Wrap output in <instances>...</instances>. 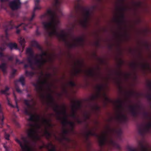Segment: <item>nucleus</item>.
I'll return each instance as SVG.
<instances>
[{"mask_svg": "<svg viewBox=\"0 0 151 151\" xmlns=\"http://www.w3.org/2000/svg\"><path fill=\"white\" fill-rule=\"evenodd\" d=\"M62 0H54L53 4V9H48L47 13L50 18L49 22H43L42 24L45 30L50 37L55 36L60 40L66 43L70 48L80 46L78 43L73 40L74 42L71 43L68 42L67 40V35L64 33L63 30L61 31L60 33L58 31V25L59 23L58 20L56 19L58 17V14H61L62 12L60 5L62 3Z\"/></svg>", "mask_w": 151, "mask_h": 151, "instance_id": "nucleus-1", "label": "nucleus"}, {"mask_svg": "<svg viewBox=\"0 0 151 151\" xmlns=\"http://www.w3.org/2000/svg\"><path fill=\"white\" fill-rule=\"evenodd\" d=\"M40 0H35V7H34V10L32 13V16L31 17L28 18L29 23L28 24H25L24 23H22L19 25L15 26L13 24V21L11 20L8 22L6 24L4 25L3 26V27L5 29V32L6 35V37L7 38L8 37V31L9 30L12 29L14 27L17 29L16 33L17 34H19L21 31V30L18 29L20 27H23V29L24 30H26L27 27L32 28L33 25H35V23L34 24H32L31 21L32 20L35 16V11L38 9H40L41 8L39 6V3Z\"/></svg>", "mask_w": 151, "mask_h": 151, "instance_id": "nucleus-2", "label": "nucleus"}, {"mask_svg": "<svg viewBox=\"0 0 151 151\" xmlns=\"http://www.w3.org/2000/svg\"><path fill=\"white\" fill-rule=\"evenodd\" d=\"M46 98L48 100L49 102L51 105L54 111L56 113L57 119L58 120L62 119V124L64 126L68 124L69 121L68 120L65 106H60L56 104L53 98L50 93L47 94Z\"/></svg>", "mask_w": 151, "mask_h": 151, "instance_id": "nucleus-3", "label": "nucleus"}, {"mask_svg": "<svg viewBox=\"0 0 151 151\" xmlns=\"http://www.w3.org/2000/svg\"><path fill=\"white\" fill-rule=\"evenodd\" d=\"M75 13H73L71 15L72 17H78L80 20V24L83 27H87L90 15V12L89 10L78 4L75 9Z\"/></svg>", "mask_w": 151, "mask_h": 151, "instance_id": "nucleus-4", "label": "nucleus"}, {"mask_svg": "<svg viewBox=\"0 0 151 151\" xmlns=\"http://www.w3.org/2000/svg\"><path fill=\"white\" fill-rule=\"evenodd\" d=\"M87 132L90 136H95L99 138V144L100 147H103L106 144L107 142H108L111 146L116 148L119 150H121L120 146L115 140L113 139L112 136H111L109 139L108 140L106 134H104L102 136H99L95 132H93L91 130H89Z\"/></svg>", "mask_w": 151, "mask_h": 151, "instance_id": "nucleus-5", "label": "nucleus"}, {"mask_svg": "<svg viewBox=\"0 0 151 151\" xmlns=\"http://www.w3.org/2000/svg\"><path fill=\"white\" fill-rule=\"evenodd\" d=\"M33 86L35 87V90L39 93L40 94V97L42 99H45V96L42 93L43 91V86L44 85H47L48 86V89L50 91V87L49 86L48 82L46 79L43 80H41L40 78L37 81V83H33Z\"/></svg>", "mask_w": 151, "mask_h": 151, "instance_id": "nucleus-6", "label": "nucleus"}, {"mask_svg": "<svg viewBox=\"0 0 151 151\" xmlns=\"http://www.w3.org/2000/svg\"><path fill=\"white\" fill-rule=\"evenodd\" d=\"M29 125L31 128L27 130V136L34 142L36 143L37 141L40 139V137L38 135H36V131L34 128V125L32 124H29Z\"/></svg>", "mask_w": 151, "mask_h": 151, "instance_id": "nucleus-7", "label": "nucleus"}, {"mask_svg": "<svg viewBox=\"0 0 151 151\" xmlns=\"http://www.w3.org/2000/svg\"><path fill=\"white\" fill-rule=\"evenodd\" d=\"M26 53L27 54L29 55V57L27 58V60L29 64V66L32 69L34 70L35 68L33 66V65L35 61V58H37V56H34V52L31 48L29 47L27 49Z\"/></svg>", "mask_w": 151, "mask_h": 151, "instance_id": "nucleus-8", "label": "nucleus"}, {"mask_svg": "<svg viewBox=\"0 0 151 151\" xmlns=\"http://www.w3.org/2000/svg\"><path fill=\"white\" fill-rule=\"evenodd\" d=\"M138 132L142 136H144L147 133L150 132L151 129V122H149L145 126L143 124H140L138 126Z\"/></svg>", "mask_w": 151, "mask_h": 151, "instance_id": "nucleus-9", "label": "nucleus"}, {"mask_svg": "<svg viewBox=\"0 0 151 151\" xmlns=\"http://www.w3.org/2000/svg\"><path fill=\"white\" fill-rule=\"evenodd\" d=\"M118 9V11L120 12V19L116 18L114 19V21L120 26L123 22L124 15L123 12L125 10V9L124 7L121 6Z\"/></svg>", "mask_w": 151, "mask_h": 151, "instance_id": "nucleus-10", "label": "nucleus"}, {"mask_svg": "<svg viewBox=\"0 0 151 151\" xmlns=\"http://www.w3.org/2000/svg\"><path fill=\"white\" fill-rule=\"evenodd\" d=\"M131 115L134 117H136L139 114L138 109L141 108L140 105H130L129 106Z\"/></svg>", "mask_w": 151, "mask_h": 151, "instance_id": "nucleus-11", "label": "nucleus"}, {"mask_svg": "<svg viewBox=\"0 0 151 151\" xmlns=\"http://www.w3.org/2000/svg\"><path fill=\"white\" fill-rule=\"evenodd\" d=\"M24 112L26 114L30 116V117L28 119L29 121L36 122L40 119V117L39 115L32 114L27 108L25 109Z\"/></svg>", "mask_w": 151, "mask_h": 151, "instance_id": "nucleus-12", "label": "nucleus"}, {"mask_svg": "<svg viewBox=\"0 0 151 151\" xmlns=\"http://www.w3.org/2000/svg\"><path fill=\"white\" fill-rule=\"evenodd\" d=\"M9 6L12 10H14L18 9L21 6L20 0H14L9 3Z\"/></svg>", "mask_w": 151, "mask_h": 151, "instance_id": "nucleus-13", "label": "nucleus"}, {"mask_svg": "<svg viewBox=\"0 0 151 151\" xmlns=\"http://www.w3.org/2000/svg\"><path fill=\"white\" fill-rule=\"evenodd\" d=\"M108 131L112 134H116L117 135V138L121 140L122 139V131L120 129H118L116 128H111L109 126L108 127Z\"/></svg>", "mask_w": 151, "mask_h": 151, "instance_id": "nucleus-14", "label": "nucleus"}, {"mask_svg": "<svg viewBox=\"0 0 151 151\" xmlns=\"http://www.w3.org/2000/svg\"><path fill=\"white\" fill-rule=\"evenodd\" d=\"M47 62L48 60L43 58H40V59H38L37 58H35L34 64L40 67L44 65Z\"/></svg>", "mask_w": 151, "mask_h": 151, "instance_id": "nucleus-15", "label": "nucleus"}, {"mask_svg": "<svg viewBox=\"0 0 151 151\" xmlns=\"http://www.w3.org/2000/svg\"><path fill=\"white\" fill-rule=\"evenodd\" d=\"M116 119L124 123H126L128 121L127 116L122 113L118 114L116 117Z\"/></svg>", "mask_w": 151, "mask_h": 151, "instance_id": "nucleus-16", "label": "nucleus"}, {"mask_svg": "<svg viewBox=\"0 0 151 151\" xmlns=\"http://www.w3.org/2000/svg\"><path fill=\"white\" fill-rule=\"evenodd\" d=\"M16 141L20 145L21 148L24 150L31 151L30 148L27 145H23L22 142L17 138L15 139Z\"/></svg>", "mask_w": 151, "mask_h": 151, "instance_id": "nucleus-17", "label": "nucleus"}, {"mask_svg": "<svg viewBox=\"0 0 151 151\" xmlns=\"http://www.w3.org/2000/svg\"><path fill=\"white\" fill-rule=\"evenodd\" d=\"M73 104L72 106V108L75 109L76 111L81 107V103L79 101H73Z\"/></svg>", "mask_w": 151, "mask_h": 151, "instance_id": "nucleus-18", "label": "nucleus"}, {"mask_svg": "<svg viewBox=\"0 0 151 151\" xmlns=\"http://www.w3.org/2000/svg\"><path fill=\"white\" fill-rule=\"evenodd\" d=\"M72 39L74 41L77 42L79 46H83V45L85 40L83 37H79L76 38L72 37Z\"/></svg>", "mask_w": 151, "mask_h": 151, "instance_id": "nucleus-19", "label": "nucleus"}, {"mask_svg": "<svg viewBox=\"0 0 151 151\" xmlns=\"http://www.w3.org/2000/svg\"><path fill=\"white\" fill-rule=\"evenodd\" d=\"M116 102L118 104L117 106L119 110V114L122 113V110L123 109V101L121 100H119L116 101Z\"/></svg>", "mask_w": 151, "mask_h": 151, "instance_id": "nucleus-20", "label": "nucleus"}, {"mask_svg": "<svg viewBox=\"0 0 151 151\" xmlns=\"http://www.w3.org/2000/svg\"><path fill=\"white\" fill-rule=\"evenodd\" d=\"M42 121L43 123L47 126V127L46 129H47L48 127H52V124L50 123V122H51V120L50 119L43 118L42 119Z\"/></svg>", "mask_w": 151, "mask_h": 151, "instance_id": "nucleus-21", "label": "nucleus"}, {"mask_svg": "<svg viewBox=\"0 0 151 151\" xmlns=\"http://www.w3.org/2000/svg\"><path fill=\"white\" fill-rule=\"evenodd\" d=\"M31 44L32 46L36 47L40 50H42L41 47L36 41L35 40H32L31 42Z\"/></svg>", "mask_w": 151, "mask_h": 151, "instance_id": "nucleus-22", "label": "nucleus"}, {"mask_svg": "<svg viewBox=\"0 0 151 151\" xmlns=\"http://www.w3.org/2000/svg\"><path fill=\"white\" fill-rule=\"evenodd\" d=\"M123 63L124 62L123 60H120L118 65V67L119 68V71L116 72V75L117 76H120L122 75V72L120 69V68H121L122 64H123Z\"/></svg>", "mask_w": 151, "mask_h": 151, "instance_id": "nucleus-23", "label": "nucleus"}, {"mask_svg": "<svg viewBox=\"0 0 151 151\" xmlns=\"http://www.w3.org/2000/svg\"><path fill=\"white\" fill-rule=\"evenodd\" d=\"M6 64L5 63H2L0 65V68L4 74L6 73Z\"/></svg>", "mask_w": 151, "mask_h": 151, "instance_id": "nucleus-24", "label": "nucleus"}, {"mask_svg": "<svg viewBox=\"0 0 151 151\" xmlns=\"http://www.w3.org/2000/svg\"><path fill=\"white\" fill-rule=\"evenodd\" d=\"M104 87L102 85H98L96 86V89L97 90V93L96 94L101 96V92L102 89H103Z\"/></svg>", "mask_w": 151, "mask_h": 151, "instance_id": "nucleus-25", "label": "nucleus"}, {"mask_svg": "<svg viewBox=\"0 0 151 151\" xmlns=\"http://www.w3.org/2000/svg\"><path fill=\"white\" fill-rule=\"evenodd\" d=\"M47 147L49 149L51 147V149H49V151H56V149L55 146L54 145L51 143H49L47 145Z\"/></svg>", "mask_w": 151, "mask_h": 151, "instance_id": "nucleus-26", "label": "nucleus"}, {"mask_svg": "<svg viewBox=\"0 0 151 151\" xmlns=\"http://www.w3.org/2000/svg\"><path fill=\"white\" fill-rule=\"evenodd\" d=\"M44 134L47 139H49L52 136L51 133L47 129H46L44 132Z\"/></svg>", "mask_w": 151, "mask_h": 151, "instance_id": "nucleus-27", "label": "nucleus"}, {"mask_svg": "<svg viewBox=\"0 0 151 151\" xmlns=\"http://www.w3.org/2000/svg\"><path fill=\"white\" fill-rule=\"evenodd\" d=\"M18 41L20 45L24 48L25 43L24 39L22 37H20L18 39Z\"/></svg>", "mask_w": 151, "mask_h": 151, "instance_id": "nucleus-28", "label": "nucleus"}, {"mask_svg": "<svg viewBox=\"0 0 151 151\" xmlns=\"http://www.w3.org/2000/svg\"><path fill=\"white\" fill-rule=\"evenodd\" d=\"M82 70L81 69L75 68L74 72L73 73V75L75 76H77L78 75L82 72Z\"/></svg>", "mask_w": 151, "mask_h": 151, "instance_id": "nucleus-29", "label": "nucleus"}, {"mask_svg": "<svg viewBox=\"0 0 151 151\" xmlns=\"http://www.w3.org/2000/svg\"><path fill=\"white\" fill-rule=\"evenodd\" d=\"M25 78L24 77L22 76L20 77L19 79L18 80H17L16 81H15V83L17 82H20L22 86H24L25 85Z\"/></svg>", "mask_w": 151, "mask_h": 151, "instance_id": "nucleus-30", "label": "nucleus"}, {"mask_svg": "<svg viewBox=\"0 0 151 151\" xmlns=\"http://www.w3.org/2000/svg\"><path fill=\"white\" fill-rule=\"evenodd\" d=\"M139 144L141 151H148V148L146 146L144 145L141 142H140Z\"/></svg>", "mask_w": 151, "mask_h": 151, "instance_id": "nucleus-31", "label": "nucleus"}, {"mask_svg": "<svg viewBox=\"0 0 151 151\" xmlns=\"http://www.w3.org/2000/svg\"><path fill=\"white\" fill-rule=\"evenodd\" d=\"M8 46L11 49H12L13 48H14L15 49H17V44L15 43H10L8 44Z\"/></svg>", "mask_w": 151, "mask_h": 151, "instance_id": "nucleus-32", "label": "nucleus"}, {"mask_svg": "<svg viewBox=\"0 0 151 151\" xmlns=\"http://www.w3.org/2000/svg\"><path fill=\"white\" fill-rule=\"evenodd\" d=\"M100 97V96L96 94V95H92L89 99L91 101H94Z\"/></svg>", "mask_w": 151, "mask_h": 151, "instance_id": "nucleus-33", "label": "nucleus"}, {"mask_svg": "<svg viewBox=\"0 0 151 151\" xmlns=\"http://www.w3.org/2000/svg\"><path fill=\"white\" fill-rule=\"evenodd\" d=\"M87 74L88 76L92 77H94L95 76V73L93 70H90L87 72Z\"/></svg>", "mask_w": 151, "mask_h": 151, "instance_id": "nucleus-34", "label": "nucleus"}, {"mask_svg": "<svg viewBox=\"0 0 151 151\" xmlns=\"http://www.w3.org/2000/svg\"><path fill=\"white\" fill-rule=\"evenodd\" d=\"M72 113L70 115V116L74 119H76L77 118L76 115V113L77 111L74 109L72 108Z\"/></svg>", "mask_w": 151, "mask_h": 151, "instance_id": "nucleus-35", "label": "nucleus"}, {"mask_svg": "<svg viewBox=\"0 0 151 151\" xmlns=\"http://www.w3.org/2000/svg\"><path fill=\"white\" fill-rule=\"evenodd\" d=\"M25 74L27 76L32 77L35 75V73L33 72L28 71L26 70L25 71Z\"/></svg>", "mask_w": 151, "mask_h": 151, "instance_id": "nucleus-36", "label": "nucleus"}, {"mask_svg": "<svg viewBox=\"0 0 151 151\" xmlns=\"http://www.w3.org/2000/svg\"><path fill=\"white\" fill-rule=\"evenodd\" d=\"M142 114L144 118L146 119H148L150 118V116H149V113L146 112L144 111L143 113Z\"/></svg>", "mask_w": 151, "mask_h": 151, "instance_id": "nucleus-37", "label": "nucleus"}, {"mask_svg": "<svg viewBox=\"0 0 151 151\" xmlns=\"http://www.w3.org/2000/svg\"><path fill=\"white\" fill-rule=\"evenodd\" d=\"M30 101L27 99H24V103L28 108H29L31 107V106L30 104Z\"/></svg>", "mask_w": 151, "mask_h": 151, "instance_id": "nucleus-38", "label": "nucleus"}, {"mask_svg": "<svg viewBox=\"0 0 151 151\" xmlns=\"http://www.w3.org/2000/svg\"><path fill=\"white\" fill-rule=\"evenodd\" d=\"M68 124L70 125V130L72 131H73L74 130V128L75 125L74 123L72 122H68Z\"/></svg>", "mask_w": 151, "mask_h": 151, "instance_id": "nucleus-39", "label": "nucleus"}, {"mask_svg": "<svg viewBox=\"0 0 151 151\" xmlns=\"http://www.w3.org/2000/svg\"><path fill=\"white\" fill-rule=\"evenodd\" d=\"M143 69L145 70L146 69H149L150 66L149 64H142L141 65Z\"/></svg>", "mask_w": 151, "mask_h": 151, "instance_id": "nucleus-40", "label": "nucleus"}, {"mask_svg": "<svg viewBox=\"0 0 151 151\" xmlns=\"http://www.w3.org/2000/svg\"><path fill=\"white\" fill-rule=\"evenodd\" d=\"M39 56L40 58H43V56H47V54L46 52H43L42 53L39 55L37 54L36 56Z\"/></svg>", "mask_w": 151, "mask_h": 151, "instance_id": "nucleus-41", "label": "nucleus"}, {"mask_svg": "<svg viewBox=\"0 0 151 151\" xmlns=\"http://www.w3.org/2000/svg\"><path fill=\"white\" fill-rule=\"evenodd\" d=\"M130 65L132 68L135 69L138 66V64L136 63H133L130 64Z\"/></svg>", "mask_w": 151, "mask_h": 151, "instance_id": "nucleus-42", "label": "nucleus"}, {"mask_svg": "<svg viewBox=\"0 0 151 151\" xmlns=\"http://www.w3.org/2000/svg\"><path fill=\"white\" fill-rule=\"evenodd\" d=\"M15 88L16 91L18 93H22V91L19 89V87L17 85L16 83L15 82Z\"/></svg>", "mask_w": 151, "mask_h": 151, "instance_id": "nucleus-43", "label": "nucleus"}, {"mask_svg": "<svg viewBox=\"0 0 151 151\" xmlns=\"http://www.w3.org/2000/svg\"><path fill=\"white\" fill-rule=\"evenodd\" d=\"M127 149L128 151H138L137 149L132 148L129 146H127Z\"/></svg>", "mask_w": 151, "mask_h": 151, "instance_id": "nucleus-44", "label": "nucleus"}, {"mask_svg": "<svg viewBox=\"0 0 151 151\" xmlns=\"http://www.w3.org/2000/svg\"><path fill=\"white\" fill-rule=\"evenodd\" d=\"M92 109L96 111H99L100 110V107L97 105H95L92 107Z\"/></svg>", "mask_w": 151, "mask_h": 151, "instance_id": "nucleus-45", "label": "nucleus"}, {"mask_svg": "<svg viewBox=\"0 0 151 151\" xmlns=\"http://www.w3.org/2000/svg\"><path fill=\"white\" fill-rule=\"evenodd\" d=\"M69 132V130L65 128L64 129L63 131V135H66Z\"/></svg>", "mask_w": 151, "mask_h": 151, "instance_id": "nucleus-46", "label": "nucleus"}, {"mask_svg": "<svg viewBox=\"0 0 151 151\" xmlns=\"http://www.w3.org/2000/svg\"><path fill=\"white\" fill-rule=\"evenodd\" d=\"M62 139L66 140L68 142H70L71 141L70 139L69 138L67 137L66 135H62Z\"/></svg>", "mask_w": 151, "mask_h": 151, "instance_id": "nucleus-47", "label": "nucleus"}, {"mask_svg": "<svg viewBox=\"0 0 151 151\" xmlns=\"http://www.w3.org/2000/svg\"><path fill=\"white\" fill-rule=\"evenodd\" d=\"M39 27L38 26H37L36 30L35 32V35L37 36H39L40 35L41 33L39 31Z\"/></svg>", "mask_w": 151, "mask_h": 151, "instance_id": "nucleus-48", "label": "nucleus"}, {"mask_svg": "<svg viewBox=\"0 0 151 151\" xmlns=\"http://www.w3.org/2000/svg\"><path fill=\"white\" fill-rule=\"evenodd\" d=\"M146 98L149 101H151V93H148L145 95Z\"/></svg>", "mask_w": 151, "mask_h": 151, "instance_id": "nucleus-49", "label": "nucleus"}, {"mask_svg": "<svg viewBox=\"0 0 151 151\" xmlns=\"http://www.w3.org/2000/svg\"><path fill=\"white\" fill-rule=\"evenodd\" d=\"M16 63L17 64H23L24 63V61H20L17 58L16 60Z\"/></svg>", "mask_w": 151, "mask_h": 151, "instance_id": "nucleus-50", "label": "nucleus"}, {"mask_svg": "<svg viewBox=\"0 0 151 151\" xmlns=\"http://www.w3.org/2000/svg\"><path fill=\"white\" fill-rule=\"evenodd\" d=\"M104 98L105 101L107 102H110L111 100L109 99L105 93H104Z\"/></svg>", "mask_w": 151, "mask_h": 151, "instance_id": "nucleus-51", "label": "nucleus"}, {"mask_svg": "<svg viewBox=\"0 0 151 151\" xmlns=\"http://www.w3.org/2000/svg\"><path fill=\"white\" fill-rule=\"evenodd\" d=\"M10 137V135L7 133L6 132H5L4 133V137L6 139L9 140V137Z\"/></svg>", "mask_w": 151, "mask_h": 151, "instance_id": "nucleus-52", "label": "nucleus"}, {"mask_svg": "<svg viewBox=\"0 0 151 151\" xmlns=\"http://www.w3.org/2000/svg\"><path fill=\"white\" fill-rule=\"evenodd\" d=\"M14 99L15 102V103L16 104V107L18 109V107L17 105V103H18V100L17 99V97L14 94ZM19 111V110L18 109V111Z\"/></svg>", "mask_w": 151, "mask_h": 151, "instance_id": "nucleus-53", "label": "nucleus"}, {"mask_svg": "<svg viewBox=\"0 0 151 151\" xmlns=\"http://www.w3.org/2000/svg\"><path fill=\"white\" fill-rule=\"evenodd\" d=\"M69 85L72 87H74L76 86V84L73 81H70L69 82Z\"/></svg>", "mask_w": 151, "mask_h": 151, "instance_id": "nucleus-54", "label": "nucleus"}, {"mask_svg": "<svg viewBox=\"0 0 151 151\" xmlns=\"http://www.w3.org/2000/svg\"><path fill=\"white\" fill-rule=\"evenodd\" d=\"M76 119V122L78 124H81L82 123L83 121L81 120H80L79 118H77Z\"/></svg>", "mask_w": 151, "mask_h": 151, "instance_id": "nucleus-55", "label": "nucleus"}, {"mask_svg": "<svg viewBox=\"0 0 151 151\" xmlns=\"http://www.w3.org/2000/svg\"><path fill=\"white\" fill-rule=\"evenodd\" d=\"M1 93L5 94L6 96H8L9 95V93L6 91L4 90H2L1 91Z\"/></svg>", "mask_w": 151, "mask_h": 151, "instance_id": "nucleus-56", "label": "nucleus"}, {"mask_svg": "<svg viewBox=\"0 0 151 151\" xmlns=\"http://www.w3.org/2000/svg\"><path fill=\"white\" fill-rule=\"evenodd\" d=\"M84 117L85 119V120H86L89 119L90 116L88 114H86L84 115Z\"/></svg>", "mask_w": 151, "mask_h": 151, "instance_id": "nucleus-57", "label": "nucleus"}, {"mask_svg": "<svg viewBox=\"0 0 151 151\" xmlns=\"http://www.w3.org/2000/svg\"><path fill=\"white\" fill-rule=\"evenodd\" d=\"M89 136L90 135L86 132L85 134V136L86 140H87L88 139Z\"/></svg>", "mask_w": 151, "mask_h": 151, "instance_id": "nucleus-58", "label": "nucleus"}, {"mask_svg": "<svg viewBox=\"0 0 151 151\" xmlns=\"http://www.w3.org/2000/svg\"><path fill=\"white\" fill-rule=\"evenodd\" d=\"M76 26L75 24H73L71 28L70 29V30L71 31H73L74 28H75V27Z\"/></svg>", "mask_w": 151, "mask_h": 151, "instance_id": "nucleus-59", "label": "nucleus"}, {"mask_svg": "<svg viewBox=\"0 0 151 151\" xmlns=\"http://www.w3.org/2000/svg\"><path fill=\"white\" fill-rule=\"evenodd\" d=\"M95 44L96 45L97 47H99V44H100L99 42V41H97L95 43Z\"/></svg>", "mask_w": 151, "mask_h": 151, "instance_id": "nucleus-60", "label": "nucleus"}, {"mask_svg": "<svg viewBox=\"0 0 151 151\" xmlns=\"http://www.w3.org/2000/svg\"><path fill=\"white\" fill-rule=\"evenodd\" d=\"M148 86L151 89V82H150L147 84Z\"/></svg>", "mask_w": 151, "mask_h": 151, "instance_id": "nucleus-61", "label": "nucleus"}, {"mask_svg": "<svg viewBox=\"0 0 151 151\" xmlns=\"http://www.w3.org/2000/svg\"><path fill=\"white\" fill-rule=\"evenodd\" d=\"M5 48L4 47H0V50L3 51L5 50Z\"/></svg>", "mask_w": 151, "mask_h": 151, "instance_id": "nucleus-62", "label": "nucleus"}, {"mask_svg": "<svg viewBox=\"0 0 151 151\" xmlns=\"http://www.w3.org/2000/svg\"><path fill=\"white\" fill-rule=\"evenodd\" d=\"M15 124L16 125V126L18 128H19L20 127V125L17 122H15Z\"/></svg>", "mask_w": 151, "mask_h": 151, "instance_id": "nucleus-63", "label": "nucleus"}, {"mask_svg": "<svg viewBox=\"0 0 151 151\" xmlns=\"http://www.w3.org/2000/svg\"><path fill=\"white\" fill-rule=\"evenodd\" d=\"M16 71H17V70H16L13 69V70L12 72V74L13 75H14L15 74Z\"/></svg>", "mask_w": 151, "mask_h": 151, "instance_id": "nucleus-64", "label": "nucleus"}]
</instances>
